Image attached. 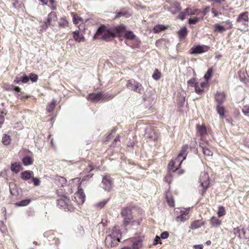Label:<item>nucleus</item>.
<instances>
[{
    "label": "nucleus",
    "mask_w": 249,
    "mask_h": 249,
    "mask_svg": "<svg viewBox=\"0 0 249 249\" xmlns=\"http://www.w3.org/2000/svg\"><path fill=\"white\" fill-rule=\"evenodd\" d=\"M96 35L101 36V38L107 41H109L115 37L112 28H107L104 25L101 26L98 29Z\"/></svg>",
    "instance_id": "f257e3e1"
},
{
    "label": "nucleus",
    "mask_w": 249,
    "mask_h": 249,
    "mask_svg": "<svg viewBox=\"0 0 249 249\" xmlns=\"http://www.w3.org/2000/svg\"><path fill=\"white\" fill-rule=\"evenodd\" d=\"M126 87L129 89L139 93H141L143 91V87L142 84L133 79L128 81Z\"/></svg>",
    "instance_id": "f03ea898"
},
{
    "label": "nucleus",
    "mask_w": 249,
    "mask_h": 249,
    "mask_svg": "<svg viewBox=\"0 0 249 249\" xmlns=\"http://www.w3.org/2000/svg\"><path fill=\"white\" fill-rule=\"evenodd\" d=\"M73 200L75 201L78 205H81L85 202V195L83 190L81 188L80 186L78 187L77 192L74 194Z\"/></svg>",
    "instance_id": "7ed1b4c3"
},
{
    "label": "nucleus",
    "mask_w": 249,
    "mask_h": 249,
    "mask_svg": "<svg viewBox=\"0 0 249 249\" xmlns=\"http://www.w3.org/2000/svg\"><path fill=\"white\" fill-rule=\"evenodd\" d=\"M199 181L201 186L205 190H206L209 187L210 183L209 177L206 172H203L201 173L199 179Z\"/></svg>",
    "instance_id": "20e7f679"
},
{
    "label": "nucleus",
    "mask_w": 249,
    "mask_h": 249,
    "mask_svg": "<svg viewBox=\"0 0 249 249\" xmlns=\"http://www.w3.org/2000/svg\"><path fill=\"white\" fill-rule=\"evenodd\" d=\"M121 214L124 217V224L126 226L132 219L131 210L130 208H126L122 210Z\"/></svg>",
    "instance_id": "39448f33"
},
{
    "label": "nucleus",
    "mask_w": 249,
    "mask_h": 249,
    "mask_svg": "<svg viewBox=\"0 0 249 249\" xmlns=\"http://www.w3.org/2000/svg\"><path fill=\"white\" fill-rule=\"evenodd\" d=\"M209 47L205 45H197L193 47L190 49V53L192 54H199L208 51Z\"/></svg>",
    "instance_id": "423d86ee"
},
{
    "label": "nucleus",
    "mask_w": 249,
    "mask_h": 249,
    "mask_svg": "<svg viewBox=\"0 0 249 249\" xmlns=\"http://www.w3.org/2000/svg\"><path fill=\"white\" fill-rule=\"evenodd\" d=\"M120 242V239H116L112 236L108 235L105 239V244L108 248L113 247L117 246L119 242Z\"/></svg>",
    "instance_id": "0eeeda50"
},
{
    "label": "nucleus",
    "mask_w": 249,
    "mask_h": 249,
    "mask_svg": "<svg viewBox=\"0 0 249 249\" xmlns=\"http://www.w3.org/2000/svg\"><path fill=\"white\" fill-rule=\"evenodd\" d=\"M182 161L176 158L175 160H172L168 164V169L173 172L177 171L178 167L180 166Z\"/></svg>",
    "instance_id": "6e6552de"
},
{
    "label": "nucleus",
    "mask_w": 249,
    "mask_h": 249,
    "mask_svg": "<svg viewBox=\"0 0 249 249\" xmlns=\"http://www.w3.org/2000/svg\"><path fill=\"white\" fill-rule=\"evenodd\" d=\"M102 187L106 190H110L112 187V181L110 179V177L105 176L102 180Z\"/></svg>",
    "instance_id": "1a4fd4ad"
},
{
    "label": "nucleus",
    "mask_w": 249,
    "mask_h": 249,
    "mask_svg": "<svg viewBox=\"0 0 249 249\" xmlns=\"http://www.w3.org/2000/svg\"><path fill=\"white\" fill-rule=\"evenodd\" d=\"M114 36L115 37L120 36L122 34H123L125 30V27L124 25H121L117 27L112 28Z\"/></svg>",
    "instance_id": "9d476101"
},
{
    "label": "nucleus",
    "mask_w": 249,
    "mask_h": 249,
    "mask_svg": "<svg viewBox=\"0 0 249 249\" xmlns=\"http://www.w3.org/2000/svg\"><path fill=\"white\" fill-rule=\"evenodd\" d=\"M248 12H245L241 13L237 19V21L244 25H246L248 22Z\"/></svg>",
    "instance_id": "9b49d317"
},
{
    "label": "nucleus",
    "mask_w": 249,
    "mask_h": 249,
    "mask_svg": "<svg viewBox=\"0 0 249 249\" xmlns=\"http://www.w3.org/2000/svg\"><path fill=\"white\" fill-rule=\"evenodd\" d=\"M188 149V146L187 145H183L181 147L180 152L177 157L178 158V160H180L183 161L186 159Z\"/></svg>",
    "instance_id": "f8f14e48"
},
{
    "label": "nucleus",
    "mask_w": 249,
    "mask_h": 249,
    "mask_svg": "<svg viewBox=\"0 0 249 249\" xmlns=\"http://www.w3.org/2000/svg\"><path fill=\"white\" fill-rule=\"evenodd\" d=\"M207 85V82L206 81H202L200 82L199 83H197L196 85L195 88V91L197 93H201L203 90L204 88Z\"/></svg>",
    "instance_id": "ddd939ff"
},
{
    "label": "nucleus",
    "mask_w": 249,
    "mask_h": 249,
    "mask_svg": "<svg viewBox=\"0 0 249 249\" xmlns=\"http://www.w3.org/2000/svg\"><path fill=\"white\" fill-rule=\"evenodd\" d=\"M11 170L15 173H18L20 171L22 170L23 168L20 162H16L12 163Z\"/></svg>",
    "instance_id": "4468645a"
},
{
    "label": "nucleus",
    "mask_w": 249,
    "mask_h": 249,
    "mask_svg": "<svg viewBox=\"0 0 249 249\" xmlns=\"http://www.w3.org/2000/svg\"><path fill=\"white\" fill-rule=\"evenodd\" d=\"M204 222L202 220H196L193 222L190 226V228L192 230L198 229L202 226Z\"/></svg>",
    "instance_id": "2eb2a0df"
},
{
    "label": "nucleus",
    "mask_w": 249,
    "mask_h": 249,
    "mask_svg": "<svg viewBox=\"0 0 249 249\" xmlns=\"http://www.w3.org/2000/svg\"><path fill=\"white\" fill-rule=\"evenodd\" d=\"M33 175V172L30 171H25L22 172L21 174V178L24 180L29 179Z\"/></svg>",
    "instance_id": "dca6fc26"
},
{
    "label": "nucleus",
    "mask_w": 249,
    "mask_h": 249,
    "mask_svg": "<svg viewBox=\"0 0 249 249\" xmlns=\"http://www.w3.org/2000/svg\"><path fill=\"white\" fill-rule=\"evenodd\" d=\"M110 236H112L115 238L118 239L120 240L121 237V233L119 228L116 227H115L112 229V232L111 234L109 235Z\"/></svg>",
    "instance_id": "f3484780"
},
{
    "label": "nucleus",
    "mask_w": 249,
    "mask_h": 249,
    "mask_svg": "<svg viewBox=\"0 0 249 249\" xmlns=\"http://www.w3.org/2000/svg\"><path fill=\"white\" fill-rule=\"evenodd\" d=\"M215 99L218 103H222L225 99V95L224 92H217L215 94Z\"/></svg>",
    "instance_id": "a211bd4d"
},
{
    "label": "nucleus",
    "mask_w": 249,
    "mask_h": 249,
    "mask_svg": "<svg viewBox=\"0 0 249 249\" xmlns=\"http://www.w3.org/2000/svg\"><path fill=\"white\" fill-rule=\"evenodd\" d=\"M4 89L6 90H15L16 92H19L20 91V89L18 87H15L13 85L10 84H4L3 86Z\"/></svg>",
    "instance_id": "6ab92c4d"
},
{
    "label": "nucleus",
    "mask_w": 249,
    "mask_h": 249,
    "mask_svg": "<svg viewBox=\"0 0 249 249\" xmlns=\"http://www.w3.org/2000/svg\"><path fill=\"white\" fill-rule=\"evenodd\" d=\"M57 19L56 15L54 12L50 13L48 16L47 23L51 24L53 21H55Z\"/></svg>",
    "instance_id": "aec40b11"
},
{
    "label": "nucleus",
    "mask_w": 249,
    "mask_h": 249,
    "mask_svg": "<svg viewBox=\"0 0 249 249\" xmlns=\"http://www.w3.org/2000/svg\"><path fill=\"white\" fill-rule=\"evenodd\" d=\"M142 247V240L140 239H136L132 244V249H140Z\"/></svg>",
    "instance_id": "412c9836"
},
{
    "label": "nucleus",
    "mask_w": 249,
    "mask_h": 249,
    "mask_svg": "<svg viewBox=\"0 0 249 249\" xmlns=\"http://www.w3.org/2000/svg\"><path fill=\"white\" fill-rule=\"evenodd\" d=\"M73 34V38L76 41L80 42L84 39L83 36L79 34V31H74Z\"/></svg>",
    "instance_id": "4be33fe9"
},
{
    "label": "nucleus",
    "mask_w": 249,
    "mask_h": 249,
    "mask_svg": "<svg viewBox=\"0 0 249 249\" xmlns=\"http://www.w3.org/2000/svg\"><path fill=\"white\" fill-rule=\"evenodd\" d=\"M211 223L213 227H217L221 225V222L216 217L213 216L210 220Z\"/></svg>",
    "instance_id": "5701e85b"
},
{
    "label": "nucleus",
    "mask_w": 249,
    "mask_h": 249,
    "mask_svg": "<svg viewBox=\"0 0 249 249\" xmlns=\"http://www.w3.org/2000/svg\"><path fill=\"white\" fill-rule=\"evenodd\" d=\"M11 141V137L7 134H4L2 138V142L5 145H8L10 143Z\"/></svg>",
    "instance_id": "b1692460"
},
{
    "label": "nucleus",
    "mask_w": 249,
    "mask_h": 249,
    "mask_svg": "<svg viewBox=\"0 0 249 249\" xmlns=\"http://www.w3.org/2000/svg\"><path fill=\"white\" fill-rule=\"evenodd\" d=\"M71 15L73 17V23L75 24H80L83 22L82 18L81 17L75 15L74 13H71Z\"/></svg>",
    "instance_id": "393cba45"
},
{
    "label": "nucleus",
    "mask_w": 249,
    "mask_h": 249,
    "mask_svg": "<svg viewBox=\"0 0 249 249\" xmlns=\"http://www.w3.org/2000/svg\"><path fill=\"white\" fill-rule=\"evenodd\" d=\"M22 160L25 166L32 165L33 162V160L30 157H24Z\"/></svg>",
    "instance_id": "a878e982"
},
{
    "label": "nucleus",
    "mask_w": 249,
    "mask_h": 249,
    "mask_svg": "<svg viewBox=\"0 0 249 249\" xmlns=\"http://www.w3.org/2000/svg\"><path fill=\"white\" fill-rule=\"evenodd\" d=\"M101 97V93L91 94L89 95V99L92 101H97Z\"/></svg>",
    "instance_id": "bb28decb"
},
{
    "label": "nucleus",
    "mask_w": 249,
    "mask_h": 249,
    "mask_svg": "<svg viewBox=\"0 0 249 249\" xmlns=\"http://www.w3.org/2000/svg\"><path fill=\"white\" fill-rule=\"evenodd\" d=\"M197 133L201 136L205 135L207 133L206 128L204 125L198 126L197 127Z\"/></svg>",
    "instance_id": "cd10ccee"
},
{
    "label": "nucleus",
    "mask_w": 249,
    "mask_h": 249,
    "mask_svg": "<svg viewBox=\"0 0 249 249\" xmlns=\"http://www.w3.org/2000/svg\"><path fill=\"white\" fill-rule=\"evenodd\" d=\"M187 15L191 16L197 14V10L195 8H187L185 10Z\"/></svg>",
    "instance_id": "c85d7f7f"
},
{
    "label": "nucleus",
    "mask_w": 249,
    "mask_h": 249,
    "mask_svg": "<svg viewBox=\"0 0 249 249\" xmlns=\"http://www.w3.org/2000/svg\"><path fill=\"white\" fill-rule=\"evenodd\" d=\"M202 152L205 156L210 157L213 155V152L206 147L201 146Z\"/></svg>",
    "instance_id": "c756f323"
},
{
    "label": "nucleus",
    "mask_w": 249,
    "mask_h": 249,
    "mask_svg": "<svg viewBox=\"0 0 249 249\" xmlns=\"http://www.w3.org/2000/svg\"><path fill=\"white\" fill-rule=\"evenodd\" d=\"M59 25L60 27H64L68 25V21L65 17H63L60 19Z\"/></svg>",
    "instance_id": "7c9ffc66"
},
{
    "label": "nucleus",
    "mask_w": 249,
    "mask_h": 249,
    "mask_svg": "<svg viewBox=\"0 0 249 249\" xmlns=\"http://www.w3.org/2000/svg\"><path fill=\"white\" fill-rule=\"evenodd\" d=\"M165 29V27L162 25H157L155 26L153 29L154 33H158L161 31L164 30Z\"/></svg>",
    "instance_id": "2f4dec72"
},
{
    "label": "nucleus",
    "mask_w": 249,
    "mask_h": 249,
    "mask_svg": "<svg viewBox=\"0 0 249 249\" xmlns=\"http://www.w3.org/2000/svg\"><path fill=\"white\" fill-rule=\"evenodd\" d=\"M188 214V212H184L183 213H181V214L178 216L176 218V220L177 221H181V222H184L185 221L187 218L185 217V216H186Z\"/></svg>",
    "instance_id": "473e14b6"
},
{
    "label": "nucleus",
    "mask_w": 249,
    "mask_h": 249,
    "mask_svg": "<svg viewBox=\"0 0 249 249\" xmlns=\"http://www.w3.org/2000/svg\"><path fill=\"white\" fill-rule=\"evenodd\" d=\"M187 33V29L186 27H184L178 31V34L180 37L183 38L186 36Z\"/></svg>",
    "instance_id": "72a5a7b5"
},
{
    "label": "nucleus",
    "mask_w": 249,
    "mask_h": 249,
    "mask_svg": "<svg viewBox=\"0 0 249 249\" xmlns=\"http://www.w3.org/2000/svg\"><path fill=\"white\" fill-rule=\"evenodd\" d=\"M216 110L218 113L220 115V116L223 118L224 117V108L223 107H221L220 105H218L216 107Z\"/></svg>",
    "instance_id": "f704fd0d"
},
{
    "label": "nucleus",
    "mask_w": 249,
    "mask_h": 249,
    "mask_svg": "<svg viewBox=\"0 0 249 249\" xmlns=\"http://www.w3.org/2000/svg\"><path fill=\"white\" fill-rule=\"evenodd\" d=\"M212 72L213 69L212 68H210L208 70L207 73L204 76V78L205 80L204 81H206L208 83V80L210 79L212 77Z\"/></svg>",
    "instance_id": "c9c22d12"
},
{
    "label": "nucleus",
    "mask_w": 249,
    "mask_h": 249,
    "mask_svg": "<svg viewBox=\"0 0 249 249\" xmlns=\"http://www.w3.org/2000/svg\"><path fill=\"white\" fill-rule=\"evenodd\" d=\"M31 200L29 199L22 200L18 203H17L16 204L18 206H25L28 205Z\"/></svg>",
    "instance_id": "e433bc0d"
},
{
    "label": "nucleus",
    "mask_w": 249,
    "mask_h": 249,
    "mask_svg": "<svg viewBox=\"0 0 249 249\" xmlns=\"http://www.w3.org/2000/svg\"><path fill=\"white\" fill-rule=\"evenodd\" d=\"M124 36L126 39H133L135 36L131 31H126L125 33Z\"/></svg>",
    "instance_id": "4c0bfd02"
},
{
    "label": "nucleus",
    "mask_w": 249,
    "mask_h": 249,
    "mask_svg": "<svg viewBox=\"0 0 249 249\" xmlns=\"http://www.w3.org/2000/svg\"><path fill=\"white\" fill-rule=\"evenodd\" d=\"M225 30V28L223 26H221L218 24H216L215 25V32L222 33Z\"/></svg>",
    "instance_id": "58836bf2"
},
{
    "label": "nucleus",
    "mask_w": 249,
    "mask_h": 249,
    "mask_svg": "<svg viewBox=\"0 0 249 249\" xmlns=\"http://www.w3.org/2000/svg\"><path fill=\"white\" fill-rule=\"evenodd\" d=\"M7 112L5 111H0V128L2 126L4 123V118Z\"/></svg>",
    "instance_id": "ea45409f"
},
{
    "label": "nucleus",
    "mask_w": 249,
    "mask_h": 249,
    "mask_svg": "<svg viewBox=\"0 0 249 249\" xmlns=\"http://www.w3.org/2000/svg\"><path fill=\"white\" fill-rule=\"evenodd\" d=\"M166 199H167V202L168 203V205L171 207H174L175 206V202L173 198L170 196H166Z\"/></svg>",
    "instance_id": "a19ab883"
},
{
    "label": "nucleus",
    "mask_w": 249,
    "mask_h": 249,
    "mask_svg": "<svg viewBox=\"0 0 249 249\" xmlns=\"http://www.w3.org/2000/svg\"><path fill=\"white\" fill-rule=\"evenodd\" d=\"M160 72L157 69H156L154 71V72L152 75V77L155 80H158L160 78Z\"/></svg>",
    "instance_id": "79ce46f5"
},
{
    "label": "nucleus",
    "mask_w": 249,
    "mask_h": 249,
    "mask_svg": "<svg viewBox=\"0 0 249 249\" xmlns=\"http://www.w3.org/2000/svg\"><path fill=\"white\" fill-rule=\"evenodd\" d=\"M55 106V101L53 100L49 105L47 107V110L49 112L53 111Z\"/></svg>",
    "instance_id": "37998d69"
},
{
    "label": "nucleus",
    "mask_w": 249,
    "mask_h": 249,
    "mask_svg": "<svg viewBox=\"0 0 249 249\" xmlns=\"http://www.w3.org/2000/svg\"><path fill=\"white\" fill-rule=\"evenodd\" d=\"M242 110L245 115L249 116V105L244 106Z\"/></svg>",
    "instance_id": "c03bdc74"
},
{
    "label": "nucleus",
    "mask_w": 249,
    "mask_h": 249,
    "mask_svg": "<svg viewBox=\"0 0 249 249\" xmlns=\"http://www.w3.org/2000/svg\"><path fill=\"white\" fill-rule=\"evenodd\" d=\"M225 213V209L223 207L219 206L218 207V211L217 212V214L218 217H221L223 216Z\"/></svg>",
    "instance_id": "a18cd8bd"
},
{
    "label": "nucleus",
    "mask_w": 249,
    "mask_h": 249,
    "mask_svg": "<svg viewBox=\"0 0 249 249\" xmlns=\"http://www.w3.org/2000/svg\"><path fill=\"white\" fill-rule=\"evenodd\" d=\"M67 201H68V200L66 198H65L64 199H60L58 200V205L61 207H64L65 206V205H68L67 202Z\"/></svg>",
    "instance_id": "49530a36"
},
{
    "label": "nucleus",
    "mask_w": 249,
    "mask_h": 249,
    "mask_svg": "<svg viewBox=\"0 0 249 249\" xmlns=\"http://www.w3.org/2000/svg\"><path fill=\"white\" fill-rule=\"evenodd\" d=\"M199 20V18L195 17L193 18H189L188 22L190 24H196Z\"/></svg>",
    "instance_id": "de8ad7c7"
},
{
    "label": "nucleus",
    "mask_w": 249,
    "mask_h": 249,
    "mask_svg": "<svg viewBox=\"0 0 249 249\" xmlns=\"http://www.w3.org/2000/svg\"><path fill=\"white\" fill-rule=\"evenodd\" d=\"M107 202V200H104L99 203H96L95 205V206L97 208H102L106 204Z\"/></svg>",
    "instance_id": "09e8293b"
},
{
    "label": "nucleus",
    "mask_w": 249,
    "mask_h": 249,
    "mask_svg": "<svg viewBox=\"0 0 249 249\" xmlns=\"http://www.w3.org/2000/svg\"><path fill=\"white\" fill-rule=\"evenodd\" d=\"M29 78L33 82H35L37 80L38 76L36 74L31 73V74H30Z\"/></svg>",
    "instance_id": "8fccbe9b"
},
{
    "label": "nucleus",
    "mask_w": 249,
    "mask_h": 249,
    "mask_svg": "<svg viewBox=\"0 0 249 249\" xmlns=\"http://www.w3.org/2000/svg\"><path fill=\"white\" fill-rule=\"evenodd\" d=\"M188 84L191 87H195L197 83H196V80L195 78H192L188 81Z\"/></svg>",
    "instance_id": "3c124183"
},
{
    "label": "nucleus",
    "mask_w": 249,
    "mask_h": 249,
    "mask_svg": "<svg viewBox=\"0 0 249 249\" xmlns=\"http://www.w3.org/2000/svg\"><path fill=\"white\" fill-rule=\"evenodd\" d=\"M29 80V77L26 74H23L21 76V82L23 83H26Z\"/></svg>",
    "instance_id": "603ef678"
},
{
    "label": "nucleus",
    "mask_w": 249,
    "mask_h": 249,
    "mask_svg": "<svg viewBox=\"0 0 249 249\" xmlns=\"http://www.w3.org/2000/svg\"><path fill=\"white\" fill-rule=\"evenodd\" d=\"M187 15L185 11L184 10L183 12H181L179 13L178 18H180L182 20L185 19V16Z\"/></svg>",
    "instance_id": "864d4df0"
},
{
    "label": "nucleus",
    "mask_w": 249,
    "mask_h": 249,
    "mask_svg": "<svg viewBox=\"0 0 249 249\" xmlns=\"http://www.w3.org/2000/svg\"><path fill=\"white\" fill-rule=\"evenodd\" d=\"M33 181L35 186H38L40 184V180L37 178H33Z\"/></svg>",
    "instance_id": "5fc2aeb1"
},
{
    "label": "nucleus",
    "mask_w": 249,
    "mask_h": 249,
    "mask_svg": "<svg viewBox=\"0 0 249 249\" xmlns=\"http://www.w3.org/2000/svg\"><path fill=\"white\" fill-rule=\"evenodd\" d=\"M169 236V233L167 231H164L160 234L162 239H166Z\"/></svg>",
    "instance_id": "6e6d98bb"
},
{
    "label": "nucleus",
    "mask_w": 249,
    "mask_h": 249,
    "mask_svg": "<svg viewBox=\"0 0 249 249\" xmlns=\"http://www.w3.org/2000/svg\"><path fill=\"white\" fill-rule=\"evenodd\" d=\"M21 82V76H17L14 80V82L17 84H19Z\"/></svg>",
    "instance_id": "4d7b16f0"
},
{
    "label": "nucleus",
    "mask_w": 249,
    "mask_h": 249,
    "mask_svg": "<svg viewBox=\"0 0 249 249\" xmlns=\"http://www.w3.org/2000/svg\"><path fill=\"white\" fill-rule=\"evenodd\" d=\"M233 232L235 235H238V236L240 237V230L239 228H234L233 229Z\"/></svg>",
    "instance_id": "13d9d810"
},
{
    "label": "nucleus",
    "mask_w": 249,
    "mask_h": 249,
    "mask_svg": "<svg viewBox=\"0 0 249 249\" xmlns=\"http://www.w3.org/2000/svg\"><path fill=\"white\" fill-rule=\"evenodd\" d=\"M160 241V237L158 236H156L154 241V245L158 244Z\"/></svg>",
    "instance_id": "bf43d9fd"
},
{
    "label": "nucleus",
    "mask_w": 249,
    "mask_h": 249,
    "mask_svg": "<svg viewBox=\"0 0 249 249\" xmlns=\"http://www.w3.org/2000/svg\"><path fill=\"white\" fill-rule=\"evenodd\" d=\"M195 249H203V246L202 244L194 245L193 247Z\"/></svg>",
    "instance_id": "052dcab7"
},
{
    "label": "nucleus",
    "mask_w": 249,
    "mask_h": 249,
    "mask_svg": "<svg viewBox=\"0 0 249 249\" xmlns=\"http://www.w3.org/2000/svg\"><path fill=\"white\" fill-rule=\"evenodd\" d=\"M124 15V14L123 12H118L116 13V15L115 16V18H120L122 16H123Z\"/></svg>",
    "instance_id": "680f3d73"
},
{
    "label": "nucleus",
    "mask_w": 249,
    "mask_h": 249,
    "mask_svg": "<svg viewBox=\"0 0 249 249\" xmlns=\"http://www.w3.org/2000/svg\"><path fill=\"white\" fill-rule=\"evenodd\" d=\"M175 8L177 11H179L181 10V7L178 3H176L175 5Z\"/></svg>",
    "instance_id": "e2e57ef3"
},
{
    "label": "nucleus",
    "mask_w": 249,
    "mask_h": 249,
    "mask_svg": "<svg viewBox=\"0 0 249 249\" xmlns=\"http://www.w3.org/2000/svg\"><path fill=\"white\" fill-rule=\"evenodd\" d=\"M175 172H176L178 175H180L184 173V171L182 170H179L178 169L177 171H175Z\"/></svg>",
    "instance_id": "0e129e2a"
},
{
    "label": "nucleus",
    "mask_w": 249,
    "mask_h": 249,
    "mask_svg": "<svg viewBox=\"0 0 249 249\" xmlns=\"http://www.w3.org/2000/svg\"><path fill=\"white\" fill-rule=\"evenodd\" d=\"M212 13L214 15L215 17H217L218 15V13L214 9H213L212 10Z\"/></svg>",
    "instance_id": "69168bd1"
},
{
    "label": "nucleus",
    "mask_w": 249,
    "mask_h": 249,
    "mask_svg": "<svg viewBox=\"0 0 249 249\" xmlns=\"http://www.w3.org/2000/svg\"><path fill=\"white\" fill-rule=\"evenodd\" d=\"M39 1H40L43 5H46L47 4L48 2V0H39Z\"/></svg>",
    "instance_id": "338daca9"
},
{
    "label": "nucleus",
    "mask_w": 249,
    "mask_h": 249,
    "mask_svg": "<svg viewBox=\"0 0 249 249\" xmlns=\"http://www.w3.org/2000/svg\"><path fill=\"white\" fill-rule=\"evenodd\" d=\"M47 22L46 23L45 22L44 24L42 25V28L43 29H46V28H47L48 27V24H47Z\"/></svg>",
    "instance_id": "774afa93"
}]
</instances>
